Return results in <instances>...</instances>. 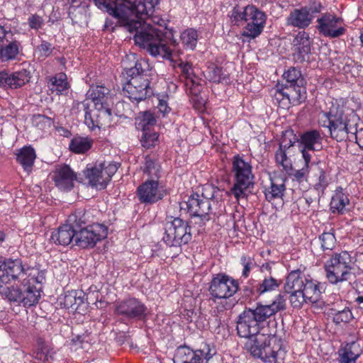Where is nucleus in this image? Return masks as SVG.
<instances>
[{
	"instance_id": "774afa93",
	"label": "nucleus",
	"mask_w": 363,
	"mask_h": 363,
	"mask_svg": "<svg viewBox=\"0 0 363 363\" xmlns=\"http://www.w3.org/2000/svg\"><path fill=\"white\" fill-rule=\"evenodd\" d=\"M11 36L12 33L10 30H6L4 26H0V45L4 44L5 41L8 42V38Z\"/></svg>"
},
{
	"instance_id": "5fc2aeb1",
	"label": "nucleus",
	"mask_w": 363,
	"mask_h": 363,
	"mask_svg": "<svg viewBox=\"0 0 363 363\" xmlns=\"http://www.w3.org/2000/svg\"><path fill=\"white\" fill-rule=\"evenodd\" d=\"M159 135L156 132H143L141 143L145 148L155 147L158 142Z\"/></svg>"
},
{
	"instance_id": "bb28decb",
	"label": "nucleus",
	"mask_w": 363,
	"mask_h": 363,
	"mask_svg": "<svg viewBox=\"0 0 363 363\" xmlns=\"http://www.w3.org/2000/svg\"><path fill=\"white\" fill-rule=\"evenodd\" d=\"M76 230L77 228L67 222L52 233L51 240L57 245L67 246L72 242H75Z\"/></svg>"
},
{
	"instance_id": "4468645a",
	"label": "nucleus",
	"mask_w": 363,
	"mask_h": 363,
	"mask_svg": "<svg viewBox=\"0 0 363 363\" xmlns=\"http://www.w3.org/2000/svg\"><path fill=\"white\" fill-rule=\"evenodd\" d=\"M30 268H26L21 259H5L0 261V282L9 283L17 279H23Z\"/></svg>"
},
{
	"instance_id": "f257e3e1",
	"label": "nucleus",
	"mask_w": 363,
	"mask_h": 363,
	"mask_svg": "<svg viewBox=\"0 0 363 363\" xmlns=\"http://www.w3.org/2000/svg\"><path fill=\"white\" fill-rule=\"evenodd\" d=\"M130 6L124 8V21L121 26L130 33L135 32L134 40L140 47L147 49L152 56L174 60L175 53L162 38L163 33L151 23L162 26L164 21L158 16H151L159 0H128Z\"/></svg>"
},
{
	"instance_id": "9d476101",
	"label": "nucleus",
	"mask_w": 363,
	"mask_h": 363,
	"mask_svg": "<svg viewBox=\"0 0 363 363\" xmlns=\"http://www.w3.org/2000/svg\"><path fill=\"white\" fill-rule=\"evenodd\" d=\"M108 235L106 225L94 223L83 228L77 229L75 244L82 248L93 247L95 245L105 239Z\"/></svg>"
},
{
	"instance_id": "e433bc0d",
	"label": "nucleus",
	"mask_w": 363,
	"mask_h": 363,
	"mask_svg": "<svg viewBox=\"0 0 363 363\" xmlns=\"http://www.w3.org/2000/svg\"><path fill=\"white\" fill-rule=\"evenodd\" d=\"M21 49V43L17 40L11 41L9 44L0 48V61L7 62L15 60Z\"/></svg>"
},
{
	"instance_id": "0e129e2a",
	"label": "nucleus",
	"mask_w": 363,
	"mask_h": 363,
	"mask_svg": "<svg viewBox=\"0 0 363 363\" xmlns=\"http://www.w3.org/2000/svg\"><path fill=\"white\" fill-rule=\"evenodd\" d=\"M30 270L32 271V272H30L28 274V277H30V278L28 279L30 280V283L33 284L34 282L40 284L45 279V276L43 273L38 272L36 270L33 272V269H30Z\"/></svg>"
},
{
	"instance_id": "aec40b11",
	"label": "nucleus",
	"mask_w": 363,
	"mask_h": 363,
	"mask_svg": "<svg viewBox=\"0 0 363 363\" xmlns=\"http://www.w3.org/2000/svg\"><path fill=\"white\" fill-rule=\"evenodd\" d=\"M52 179L57 187L62 191H69L74 186V182L77 180L76 174L69 166L57 165L52 172Z\"/></svg>"
},
{
	"instance_id": "a211bd4d",
	"label": "nucleus",
	"mask_w": 363,
	"mask_h": 363,
	"mask_svg": "<svg viewBox=\"0 0 363 363\" xmlns=\"http://www.w3.org/2000/svg\"><path fill=\"white\" fill-rule=\"evenodd\" d=\"M336 105H333L330 108L329 112H323L319 114V124L323 127L328 128L331 137L338 141L340 135V111L337 101Z\"/></svg>"
},
{
	"instance_id": "4be33fe9",
	"label": "nucleus",
	"mask_w": 363,
	"mask_h": 363,
	"mask_svg": "<svg viewBox=\"0 0 363 363\" xmlns=\"http://www.w3.org/2000/svg\"><path fill=\"white\" fill-rule=\"evenodd\" d=\"M146 311V306L135 298L124 300L118 303L116 306V312L118 315H122L129 318H140L145 315Z\"/></svg>"
},
{
	"instance_id": "1a4fd4ad",
	"label": "nucleus",
	"mask_w": 363,
	"mask_h": 363,
	"mask_svg": "<svg viewBox=\"0 0 363 363\" xmlns=\"http://www.w3.org/2000/svg\"><path fill=\"white\" fill-rule=\"evenodd\" d=\"M240 286L237 280L225 274H218L212 279L209 287L210 294L218 299H228L233 296Z\"/></svg>"
},
{
	"instance_id": "a18cd8bd",
	"label": "nucleus",
	"mask_w": 363,
	"mask_h": 363,
	"mask_svg": "<svg viewBox=\"0 0 363 363\" xmlns=\"http://www.w3.org/2000/svg\"><path fill=\"white\" fill-rule=\"evenodd\" d=\"M206 77L211 82L220 83L223 82H227L226 75L223 74L222 69L211 65L208 67L206 71Z\"/></svg>"
},
{
	"instance_id": "c85d7f7f",
	"label": "nucleus",
	"mask_w": 363,
	"mask_h": 363,
	"mask_svg": "<svg viewBox=\"0 0 363 363\" xmlns=\"http://www.w3.org/2000/svg\"><path fill=\"white\" fill-rule=\"evenodd\" d=\"M17 162L22 166L24 171L30 172L36 159L35 150L31 146H25L18 150L16 154Z\"/></svg>"
},
{
	"instance_id": "a19ab883",
	"label": "nucleus",
	"mask_w": 363,
	"mask_h": 363,
	"mask_svg": "<svg viewBox=\"0 0 363 363\" xmlns=\"http://www.w3.org/2000/svg\"><path fill=\"white\" fill-rule=\"evenodd\" d=\"M180 40L185 49L193 50L198 42V33L194 28H187L182 32Z\"/></svg>"
},
{
	"instance_id": "0eeeda50",
	"label": "nucleus",
	"mask_w": 363,
	"mask_h": 363,
	"mask_svg": "<svg viewBox=\"0 0 363 363\" xmlns=\"http://www.w3.org/2000/svg\"><path fill=\"white\" fill-rule=\"evenodd\" d=\"M90 101L84 100L76 103L77 108L84 112V123L91 130L108 127L111 123V112L106 105L99 104V106L90 108Z\"/></svg>"
},
{
	"instance_id": "4c0bfd02",
	"label": "nucleus",
	"mask_w": 363,
	"mask_h": 363,
	"mask_svg": "<svg viewBox=\"0 0 363 363\" xmlns=\"http://www.w3.org/2000/svg\"><path fill=\"white\" fill-rule=\"evenodd\" d=\"M156 123L155 116L150 111L140 112L135 118L136 128L143 132L148 131Z\"/></svg>"
},
{
	"instance_id": "bf43d9fd",
	"label": "nucleus",
	"mask_w": 363,
	"mask_h": 363,
	"mask_svg": "<svg viewBox=\"0 0 363 363\" xmlns=\"http://www.w3.org/2000/svg\"><path fill=\"white\" fill-rule=\"evenodd\" d=\"M283 77L288 82L291 84V85H294L301 77V72L294 67H291L284 73Z\"/></svg>"
},
{
	"instance_id": "3c124183",
	"label": "nucleus",
	"mask_w": 363,
	"mask_h": 363,
	"mask_svg": "<svg viewBox=\"0 0 363 363\" xmlns=\"http://www.w3.org/2000/svg\"><path fill=\"white\" fill-rule=\"evenodd\" d=\"M33 124L40 130H45L52 126L53 121L51 118L45 115H34L32 118Z\"/></svg>"
},
{
	"instance_id": "49530a36",
	"label": "nucleus",
	"mask_w": 363,
	"mask_h": 363,
	"mask_svg": "<svg viewBox=\"0 0 363 363\" xmlns=\"http://www.w3.org/2000/svg\"><path fill=\"white\" fill-rule=\"evenodd\" d=\"M87 221L86 215L84 209H78L69 216L67 222L77 229L83 228L82 225Z\"/></svg>"
},
{
	"instance_id": "69168bd1",
	"label": "nucleus",
	"mask_w": 363,
	"mask_h": 363,
	"mask_svg": "<svg viewBox=\"0 0 363 363\" xmlns=\"http://www.w3.org/2000/svg\"><path fill=\"white\" fill-rule=\"evenodd\" d=\"M157 108L160 113L165 116L167 113H169L171 111L170 107L168 106L167 99L163 97L162 99L157 98Z\"/></svg>"
},
{
	"instance_id": "393cba45",
	"label": "nucleus",
	"mask_w": 363,
	"mask_h": 363,
	"mask_svg": "<svg viewBox=\"0 0 363 363\" xmlns=\"http://www.w3.org/2000/svg\"><path fill=\"white\" fill-rule=\"evenodd\" d=\"M353 262L349 253L347 251H342V288H346L349 291H354L356 292L357 277L354 272H351V264Z\"/></svg>"
},
{
	"instance_id": "39448f33",
	"label": "nucleus",
	"mask_w": 363,
	"mask_h": 363,
	"mask_svg": "<svg viewBox=\"0 0 363 363\" xmlns=\"http://www.w3.org/2000/svg\"><path fill=\"white\" fill-rule=\"evenodd\" d=\"M41 289L30 283L25 278L20 286L3 287L0 286V294L10 302L26 307L33 306L38 303L41 297Z\"/></svg>"
},
{
	"instance_id": "c03bdc74",
	"label": "nucleus",
	"mask_w": 363,
	"mask_h": 363,
	"mask_svg": "<svg viewBox=\"0 0 363 363\" xmlns=\"http://www.w3.org/2000/svg\"><path fill=\"white\" fill-rule=\"evenodd\" d=\"M345 140L350 142V144H347L346 150L348 153L352 155H357L356 152H352V147H355L356 145L363 150V123H360L359 129L354 134L346 136ZM357 155H359L357 154Z\"/></svg>"
},
{
	"instance_id": "412c9836",
	"label": "nucleus",
	"mask_w": 363,
	"mask_h": 363,
	"mask_svg": "<svg viewBox=\"0 0 363 363\" xmlns=\"http://www.w3.org/2000/svg\"><path fill=\"white\" fill-rule=\"evenodd\" d=\"M95 5L100 10L108 13L117 19L121 25V21H124V8L130 6L128 0H93Z\"/></svg>"
},
{
	"instance_id": "f3484780",
	"label": "nucleus",
	"mask_w": 363,
	"mask_h": 363,
	"mask_svg": "<svg viewBox=\"0 0 363 363\" xmlns=\"http://www.w3.org/2000/svg\"><path fill=\"white\" fill-rule=\"evenodd\" d=\"M286 300L281 294L276 296L269 305H258L255 309L246 310L259 323L265 321L278 311L285 308Z\"/></svg>"
},
{
	"instance_id": "ea45409f",
	"label": "nucleus",
	"mask_w": 363,
	"mask_h": 363,
	"mask_svg": "<svg viewBox=\"0 0 363 363\" xmlns=\"http://www.w3.org/2000/svg\"><path fill=\"white\" fill-rule=\"evenodd\" d=\"M50 88L52 91H56L57 94H63L68 89L67 75L65 73L57 74L50 79Z\"/></svg>"
},
{
	"instance_id": "dca6fc26",
	"label": "nucleus",
	"mask_w": 363,
	"mask_h": 363,
	"mask_svg": "<svg viewBox=\"0 0 363 363\" xmlns=\"http://www.w3.org/2000/svg\"><path fill=\"white\" fill-rule=\"evenodd\" d=\"M319 11L320 9L312 6L295 9L286 18V25L302 29L306 28L311 23L315 14Z\"/></svg>"
},
{
	"instance_id": "5701e85b",
	"label": "nucleus",
	"mask_w": 363,
	"mask_h": 363,
	"mask_svg": "<svg viewBox=\"0 0 363 363\" xmlns=\"http://www.w3.org/2000/svg\"><path fill=\"white\" fill-rule=\"evenodd\" d=\"M293 56L297 62L308 60L311 53V41L309 35L305 31H300L295 36L292 43Z\"/></svg>"
},
{
	"instance_id": "864d4df0",
	"label": "nucleus",
	"mask_w": 363,
	"mask_h": 363,
	"mask_svg": "<svg viewBox=\"0 0 363 363\" xmlns=\"http://www.w3.org/2000/svg\"><path fill=\"white\" fill-rule=\"evenodd\" d=\"M359 66L354 61L349 58L345 60L344 66L342 67L343 74L346 76V78L356 77L359 72Z\"/></svg>"
},
{
	"instance_id": "79ce46f5",
	"label": "nucleus",
	"mask_w": 363,
	"mask_h": 363,
	"mask_svg": "<svg viewBox=\"0 0 363 363\" xmlns=\"http://www.w3.org/2000/svg\"><path fill=\"white\" fill-rule=\"evenodd\" d=\"M51 353L52 349L50 345L42 339H38L36 348L33 352V358L39 361L45 362L51 357Z\"/></svg>"
},
{
	"instance_id": "6ab92c4d",
	"label": "nucleus",
	"mask_w": 363,
	"mask_h": 363,
	"mask_svg": "<svg viewBox=\"0 0 363 363\" xmlns=\"http://www.w3.org/2000/svg\"><path fill=\"white\" fill-rule=\"evenodd\" d=\"M30 78V71L26 68H22L12 73L1 72L0 84L6 88L18 89L28 83Z\"/></svg>"
},
{
	"instance_id": "4d7b16f0",
	"label": "nucleus",
	"mask_w": 363,
	"mask_h": 363,
	"mask_svg": "<svg viewBox=\"0 0 363 363\" xmlns=\"http://www.w3.org/2000/svg\"><path fill=\"white\" fill-rule=\"evenodd\" d=\"M319 240L323 250H333L335 244V238L332 233H323Z\"/></svg>"
},
{
	"instance_id": "473e14b6",
	"label": "nucleus",
	"mask_w": 363,
	"mask_h": 363,
	"mask_svg": "<svg viewBox=\"0 0 363 363\" xmlns=\"http://www.w3.org/2000/svg\"><path fill=\"white\" fill-rule=\"evenodd\" d=\"M199 351H194L187 347H181L177 350L174 357V363H200Z\"/></svg>"
},
{
	"instance_id": "72a5a7b5",
	"label": "nucleus",
	"mask_w": 363,
	"mask_h": 363,
	"mask_svg": "<svg viewBox=\"0 0 363 363\" xmlns=\"http://www.w3.org/2000/svg\"><path fill=\"white\" fill-rule=\"evenodd\" d=\"M362 353L360 345L355 340L347 343L342 348V363H356Z\"/></svg>"
},
{
	"instance_id": "7c9ffc66",
	"label": "nucleus",
	"mask_w": 363,
	"mask_h": 363,
	"mask_svg": "<svg viewBox=\"0 0 363 363\" xmlns=\"http://www.w3.org/2000/svg\"><path fill=\"white\" fill-rule=\"evenodd\" d=\"M323 138L318 131L313 130L303 133L300 138L301 147L317 151L322 148Z\"/></svg>"
},
{
	"instance_id": "e2e57ef3",
	"label": "nucleus",
	"mask_w": 363,
	"mask_h": 363,
	"mask_svg": "<svg viewBox=\"0 0 363 363\" xmlns=\"http://www.w3.org/2000/svg\"><path fill=\"white\" fill-rule=\"evenodd\" d=\"M197 351L201 353L200 356V363L202 362L203 359L207 361L209 360L216 354L215 350L207 344H205L202 349L198 350Z\"/></svg>"
},
{
	"instance_id": "338daca9",
	"label": "nucleus",
	"mask_w": 363,
	"mask_h": 363,
	"mask_svg": "<svg viewBox=\"0 0 363 363\" xmlns=\"http://www.w3.org/2000/svg\"><path fill=\"white\" fill-rule=\"evenodd\" d=\"M308 173V168L304 166L301 169L296 170L294 177L297 181L301 182L306 178Z\"/></svg>"
},
{
	"instance_id": "6e6d98bb",
	"label": "nucleus",
	"mask_w": 363,
	"mask_h": 363,
	"mask_svg": "<svg viewBox=\"0 0 363 363\" xmlns=\"http://www.w3.org/2000/svg\"><path fill=\"white\" fill-rule=\"evenodd\" d=\"M52 52V45L47 41H42L40 45L36 47L35 50V54L38 58L45 59L50 56Z\"/></svg>"
},
{
	"instance_id": "423d86ee",
	"label": "nucleus",
	"mask_w": 363,
	"mask_h": 363,
	"mask_svg": "<svg viewBox=\"0 0 363 363\" xmlns=\"http://www.w3.org/2000/svg\"><path fill=\"white\" fill-rule=\"evenodd\" d=\"M164 242L171 247H180L189 243L192 239L191 227L180 218H167L164 225Z\"/></svg>"
},
{
	"instance_id": "7ed1b4c3",
	"label": "nucleus",
	"mask_w": 363,
	"mask_h": 363,
	"mask_svg": "<svg viewBox=\"0 0 363 363\" xmlns=\"http://www.w3.org/2000/svg\"><path fill=\"white\" fill-rule=\"evenodd\" d=\"M245 348L253 357L260 358L266 363H279L284 360L286 354L281 340L264 333L247 340Z\"/></svg>"
},
{
	"instance_id": "f704fd0d",
	"label": "nucleus",
	"mask_w": 363,
	"mask_h": 363,
	"mask_svg": "<svg viewBox=\"0 0 363 363\" xmlns=\"http://www.w3.org/2000/svg\"><path fill=\"white\" fill-rule=\"evenodd\" d=\"M279 94L286 98L289 103L296 105L299 104L306 99L305 88L290 85L289 87L279 91Z\"/></svg>"
},
{
	"instance_id": "20e7f679",
	"label": "nucleus",
	"mask_w": 363,
	"mask_h": 363,
	"mask_svg": "<svg viewBox=\"0 0 363 363\" xmlns=\"http://www.w3.org/2000/svg\"><path fill=\"white\" fill-rule=\"evenodd\" d=\"M231 172L233 177V185L230 191L239 201L247 196V191L254 184V174L250 161L240 155L232 159Z\"/></svg>"
},
{
	"instance_id": "b1692460",
	"label": "nucleus",
	"mask_w": 363,
	"mask_h": 363,
	"mask_svg": "<svg viewBox=\"0 0 363 363\" xmlns=\"http://www.w3.org/2000/svg\"><path fill=\"white\" fill-rule=\"evenodd\" d=\"M237 330L239 336L247 340L261 334L259 333V323L246 310L240 315Z\"/></svg>"
},
{
	"instance_id": "37998d69",
	"label": "nucleus",
	"mask_w": 363,
	"mask_h": 363,
	"mask_svg": "<svg viewBox=\"0 0 363 363\" xmlns=\"http://www.w3.org/2000/svg\"><path fill=\"white\" fill-rule=\"evenodd\" d=\"M92 145V140L89 138L76 137L71 140L70 150L78 154L89 150Z\"/></svg>"
},
{
	"instance_id": "680f3d73",
	"label": "nucleus",
	"mask_w": 363,
	"mask_h": 363,
	"mask_svg": "<svg viewBox=\"0 0 363 363\" xmlns=\"http://www.w3.org/2000/svg\"><path fill=\"white\" fill-rule=\"evenodd\" d=\"M28 23L30 28L38 30L43 26L44 21L41 16L33 14L28 18Z\"/></svg>"
},
{
	"instance_id": "a878e982",
	"label": "nucleus",
	"mask_w": 363,
	"mask_h": 363,
	"mask_svg": "<svg viewBox=\"0 0 363 363\" xmlns=\"http://www.w3.org/2000/svg\"><path fill=\"white\" fill-rule=\"evenodd\" d=\"M318 29L322 35L332 38L340 35L339 18L335 16L325 14L318 20Z\"/></svg>"
},
{
	"instance_id": "603ef678",
	"label": "nucleus",
	"mask_w": 363,
	"mask_h": 363,
	"mask_svg": "<svg viewBox=\"0 0 363 363\" xmlns=\"http://www.w3.org/2000/svg\"><path fill=\"white\" fill-rule=\"evenodd\" d=\"M240 264L243 267L242 277L247 278L250 276V272L256 265L254 258L245 255H242L240 257Z\"/></svg>"
},
{
	"instance_id": "13d9d810",
	"label": "nucleus",
	"mask_w": 363,
	"mask_h": 363,
	"mask_svg": "<svg viewBox=\"0 0 363 363\" xmlns=\"http://www.w3.org/2000/svg\"><path fill=\"white\" fill-rule=\"evenodd\" d=\"M147 67V63L144 60H137L134 67L128 69L127 74L131 78L132 76L144 75L143 72Z\"/></svg>"
},
{
	"instance_id": "8fccbe9b",
	"label": "nucleus",
	"mask_w": 363,
	"mask_h": 363,
	"mask_svg": "<svg viewBox=\"0 0 363 363\" xmlns=\"http://www.w3.org/2000/svg\"><path fill=\"white\" fill-rule=\"evenodd\" d=\"M275 159L277 163L281 165L286 172L292 169L291 160L286 156L285 151L281 147L277 151Z\"/></svg>"
},
{
	"instance_id": "cd10ccee",
	"label": "nucleus",
	"mask_w": 363,
	"mask_h": 363,
	"mask_svg": "<svg viewBox=\"0 0 363 363\" xmlns=\"http://www.w3.org/2000/svg\"><path fill=\"white\" fill-rule=\"evenodd\" d=\"M285 190L284 178L280 177L270 178V186L264 190L265 198L268 201L281 199Z\"/></svg>"
},
{
	"instance_id": "9b49d317",
	"label": "nucleus",
	"mask_w": 363,
	"mask_h": 363,
	"mask_svg": "<svg viewBox=\"0 0 363 363\" xmlns=\"http://www.w3.org/2000/svg\"><path fill=\"white\" fill-rule=\"evenodd\" d=\"M123 92L132 101L145 100L152 94L150 82L146 75L132 76L123 86Z\"/></svg>"
},
{
	"instance_id": "58836bf2",
	"label": "nucleus",
	"mask_w": 363,
	"mask_h": 363,
	"mask_svg": "<svg viewBox=\"0 0 363 363\" xmlns=\"http://www.w3.org/2000/svg\"><path fill=\"white\" fill-rule=\"evenodd\" d=\"M360 123H363V122L354 111H352L345 118L342 131H345L346 136L354 135L359 129Z\"/></svg>"
},
{
	"instance_id": "de8ad7c7",
	"label": "nucleus",
	"mask_w": 363,
	"mask_h": 363,
	"mask_svg": "<svg viewBox=\"0 0 363 363\" xmlns=\"http://www.w3.org/2000/svg\"><path fill=\"white\" fill-rule=\"evenodd\" d=\"M144 172L151 179L158 180L160 175V166L150 157H145Z\"/></svg>"
},
{
	"instance_id": "2f4dec72",
	"label": "nucleus",
	"mask_w": 363,
	"mask_h": 363,
	"mask_svg": "<svg viewBox=\"0 0 363 363\" xmlns=\"http://www.w3.org/2000/svg\"><path fill=\"white\" fill-rule=\"evenodd\" d=\"M326 277L331 284L339 282L340 273V255L336 254L325 264Z\"/></svg>"
},
{
	"instance_id": "09e8293b",
	"label": "nucleus",
	"mask_w": 363,
	"mask_h": 363,
	"mask_svg": "<svg viewBox=\"0 0 363 363\" xmlns=\"http://www.w3.org/2000/svg\"><path fill=\"white\" fill-rule=\"evenodd\" d=\"M246 13L247 6L244 8L238 6H235L230 14L231 23L236 26H240L243 21L245 22Z\"/></svg>"
},
{
	"instance_id": "052dcab7",
	"label": "nucleus",
	"mask_w": 363,
	"mask_h": 363,
	"mask_svg": "<svg viewBox=\"0 0 363 363\" xmlns=\"http://www.w3.org/2000/svg\"><path fill=\"white\" fill-rule=\"evenodd\" d=\"M178 67L182 70L183 75L188 79H189L193 84H195V81L193 79V69L191 65L188 62H184L180 61L178 63Z\"/></svg>"
},
{
	"instance_id": "f03ea898",
	"label": "nucleus",
	"mask_w": 363,
	"mask_h": 363,
	"mask_svg": "<svg viewBox=\"0 0 363 363\" xmlns=\"http://www.w3.org/2000/svg\"><path fill=\"white\" fill-rule=\"evenodd\" d=\"M284 290L289 294V301L294 308H299L303 303H317L323 292V285L300 269L292 270L286 277Z\"/></svg>"
},
{
	"instance_id": "2eb2a0df",
	"label": "nucleus",
	"mask_w": 363,
	"mask_h": 363,
	"mask_svg": "<svg viewBox=\"0 0 363 363\" xmlns=\"http://www.w3.org/2000/svg\"><path fill=\"white\" fill-rule=\"evenodd\" d=\"M165 191L160 186L158 180L149 179L137 189V196L142 203L152 204L163 199Z\"/></svg>"
},
{
	"instance_id": "c9c22d12",
	"label": "nucleus",
	"mask_w": 363,
	"mask_h": 363,
	"mask_svg": "<svg viewBox=\"0 0 363 363\" xmlns=\"http://www.w3.org/2000/svg\"><path fill=\"white\" fill-rule=\"evenodd\" d=\"M282 281L276 279L272 276H265L262 281H261L256 286L255 291L257 295L260 296L265 293H269L277 290Z\"/></svg>"
},
{
	"instance_id": "c756f323",
	"label": "nucleus",
	"mask_w": 363,
	"mask_h": 363,
	"mask_svg": "<svg viewBox=\"0 0 363 363\" xmlns=\"http://www.w3.org/2000/svg\"><path fill=\"white\" fill-rule=\"evenodd\" d=\"M109 94V89L101 85H92L87 92V97L85 100L90 102V108L97 107L99 104L106 105V99Z\"/></svg>"
},
{
	"instance_id": "ddd939ff",
	"label": "nucleus",
	"mask_w": 363,
	"mask_h": 363,
	"mask_svg": "<svg viewBox=\"0 0 363 363\" xmlns=\"http://www.w3.org/2000/svg\"><path fill=\"white\" fill-rule=\"evenodd\" d=\"M246 26L244 27L242 35L250 39L258 37L265 26L266 16L253 5L247 6Z\"/></svg>"
},
{
	"instance_id": "6e6552de",
	"label": "nucleus",
	"mask_w": 363,
	"mask_h": 363,
	"mask_svg": "<svg viewBox=\"0 0 363 363\" xmlns=\"http://www.w3.org/2000/svg\"><path fill=\"white\" fill-rule=\"evenodd\" d=\"M119 165L118 162H104L94 166H87L84 172V176L91 186L99 189H105Z\"/></svg>"
},
{
	"instance_id": "f8f14e48",
	"label": "nucleus",
	"mask_w": 363,
	"mask_h": 363,
	"mask_svg": "<svg viewBox=\"0 0 363 363\" xmlns=\"http://www.w3.org/2000/svg\"><path fill=\"white\" fill-rule=\"evenodd\" d=\"M211 201L208 198H204L194 194L188 198L186 201L181 203L182 209H186L193 218L200 220L202 223H206L209 220L208 213L211 208Z\"/></svg>"
}]
</instances>
